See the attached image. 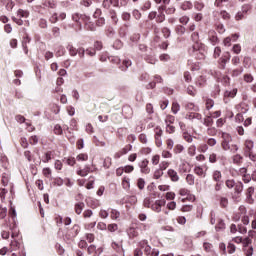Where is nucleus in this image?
<instances>
[{"label":"nucleus","mask_w":256,"mask_h":256,"mask_svg":"<svg viewBox=\"0 0 256 256\" xmlns=\"http://www.w3.org/2000/svg\"><path fill=\"white\" fill-rule=\"evenodd\" d=\"M235 195H241L243 193V182H237L234 186Z\"/></svg>","instance_id":"cd10ccee"},{"label":"nucleus","mask_w":256,"mask_h":256,"mask_svg":"<svg viewBox=\"0 0 256 256\" xmlns=\"http://www.w3.org/2000/svg\"><path fill=\"white\" fill-rule=\"evenodd\" d=\"M17 15H18V17L21 19V18H25V19H27V17H29V12L28 11H25V10H23V9H19L18 11H17Z\"/></svg>","instance_id":"4c0bfd02"},{"label":"nucleus","mask_w":256,"mask_h":256,"mask_svg":"<svg viewBox=\"0 0 256 256\" xmlns=\"http://www.w3.org/2000/svg\"><path fill=\"white\" fill-rule=\"evenodd\" d=\"M194 173L198 175V177H205L207 175V169L201 167V166H196L194 168Z\"/></svg>","instance_id":"6ab92c4d"},{"label":"nucleus","mask_w":256,"mask_h":256,"mask_svg":"<svg viewBox=\"0 0 256 256\" xmlns=\"http://www.w3.org/2000/svg\"><path fill=\"white\" fill-rule=\"evenodd\" d=\"M180 9H182V11H191V9H193V2H191V1H184L181 4Z\"/></svg>","instance_id":"5701e85b"},{"label":"nucleus","mask_w":256,"mask_h":256,"mask_svg":"<svg viewBox=\"0 0 256 256\" xmlns=\"http://www.w3.org/2000/svg\"><path fill=\"white\" fill-rule=\"evenodd\" d=\"M207 135H209L210 137H215V135H217V129L209 127L207 129Z\"/></svg>","instance_id":"680f3d73"},{"label":"nucleus","mask_w":256,"mask_h":256,"mask_svg":"<svg viewBox=\"0 0 256 256\" xmlns=\"http://www.w3.org/2000/svg\"><path fill=\"white\" fill-rule=\"evenodd\" d=\"M131 65H132L131 60L125 59V60H123L122 65L120 66V69H121V71H127V69H129V67H131Z\"/></svg>","instance_id":"c85d7f7f"},{"label":"nucleus","mask_w":256,"mask_h":256,"mask_svg":"<svg viewBox=\"0 0 256 256\" xmlns=\"http://www.w3.org/2000/svg\"><path fill=\"white\" fill-rule=\"evenodd\" d=\"M76 159H77V161H87V159H89V155L82 153V154H79L76 157Z\"/></svg>","instance_id":"e2e57ef3"},{"label":"nucleus","mask_w":256,"mask_h":256,"mask_svg":"<svg viewBox=\"0 0 256 256\" xmlns=\"http://www.w3.org/2000/svg\"><path fill=\"white\" fill-rule=\"evenodd\" d=\"M85 25L88 27V29L90 30V31H96V27H95V24H93V23H91L90 21H89V17H85Z\"/></svg>","instance_id":"e433bc0d"},{"label":"nucleus","mask_w":256,"mask_h":256,"mask_svg":"<svg viewBox=\"0 0 256 256\" xmlns=\"http://www.w3.org/2000/svg\"><path fill=\"white\" fill-rule=\"evenodd\" d=\"M143 205L144 207H146L147 209H151V205H153V198L151 197H146L143 201Z\"/></svg>","instance_id":"72a5a7b5"},{"label":"nucleus","mask_w":256,"mask_h":256,"mask_svg":"<svg viewBox=\"0 0 256 256\" xmlns=\"http://www.w3.org/2000/svg\"><path fill=\"white\" fill-rule=\"evenodd\" d=\"M218 203L222 209H227V207H229V198L226 196H218Z\"/></svg>","instance_id":"2eb2a0df"},{"label":"nucleus","mask_w":256,"mask_h":256,"mask_svg":"<svg viewBox=\"0 0 256 256\" xmlns=\"http://www.w3.org/2000/svg\"><path fill=\"white\" fill-rule=\"evenodd\" d=\"M212 178H213V181H215L216 183H221V180L223 179V175L221 174V171L215 170L212 173Z\"/></svg>","instance_id":"4be33fe9"},{"label":"nucleus","mask_w":256,"mask_h":256,"mask_svg":"<svg viewBox=\"0 0 256 256\" xmlns=\"http://www.w3.org/2000/svg\"><path fill=\"white\" fill-rule=\"evenodd\" d=\"M203 249L204 251H206V253H211L212 255H215V249L213 248V244L209 242H204Z\"/></svg>","instance_id":"412c9836"},{"label":"nucleus","mask_w":256,"mask_h":256,"mask_svg":"<svg viewBox=\"0 0 256 256\" xmlns=\"http://www.w3.org/2000/svg\"><path fill=\"white\" fill-rule=\"evenodd\" d=\"M194 9H196V11H203V9H205V3L201 2V1H195Z\"/></svg>","instance_id":"473e14b6"},{"label":"nucleus","mask_w":256,"mask_h":256,"mask_svg":"<svg viewBox=\"0 0 256 256\" xmlns=\"http://www.w3.org/2000/svg\"><path fill=\"white\" fill-rule=\"evenodd\" d=\"M242 161H243L242 155L236 154L233 156V163H235L236 165H239Z\"/></svg>","instance_id":"de8ad7c7"},{"label":"nucleus","mask_w":256,"mask_h":256,"mask_svg":"<svg viewBox=\"0 0 256 256\" xmlns=\"http://www.w3.org/2000/svg\"><path fill=\"white\" fill-rule=\"evenodd\" d=\"M222 17V19H224V21H229V19H231V15L229 14V12L222 10V11H214L213 12V17Z\"/></svg>","instance_id":"1a4fd4ad"},{"label":"nucleus","mask_w":256,"mask_h":256,"mask_svg":"<svg viewBox=\"0 0 256 256\" xmlns=\"http://www.w3.org/2000/svg\"><path fill=\"white\" fill-rule=\"evenodd\" d=\"M145 255L148 256H159V249L151 248L149 245L144 249Z\"/></svg>","instance_id":"dca6fc26"},{"label":"nucleus","mask_w":256,"mask_h":256,"mask_svg":"<svg viewBox=\"0 0 256 256\" xmlns=\"http://www.w3.org/2000/svg\"><path fill=\"white\" fill-rule=\"evenodd\" d=\"M83 209H85V203L83 202L76 203L74 206V211L77 215H81V213H83Z\"/></svg>","instance_id":"393cba45"},{"label":"nucleus","mask_w":256,"mask_h":256,"mask_svg":"<svg viewBox=\"0 0 256 256\" xmlns=\"http://www.w3.org/2000/svg\"><path fill=\"white\" fill-rule=\"evenodd\" d=\"M112 7H119V0H103L102 7L104 9H111Z\"/></svg>","instance_id":"6e6552de"},{"label":"nucleus","mask_w":256,"mask_h":256,"mask_svg":"<svg viewBox=\"0 0 256 256\" xmlns=\"http://www.w3.org/2000/svg\"><path fill=\"white\" fill-rule=\"evenodd\" d=\"M146 63H150V65H155L157 63V58L153 55H146L144 57Z\"/></svg>","instance_id":"c756f323"},{"label":"nucleus","mask_w":256,"mask_h":256,"mask_svg":"<svg viewBox=\"0 0 256 256\" xmlns=\"http://www.w3.org/2000/svg\"><path fill=\"white\" fill-rule=\"evenodd\" d=\"M169 3H171V0H163V4L158 7L159 14L156 16L157 23H163V21H165V5H169Z\"/></svg>","instance_id":"f03ea898"},{"label":"nucleus","mask_w":256,"mask_h":256,"mask_svg":"<svg viewBox=\"0 0 256 256\" xmlns=\"http://www.w3.org/2000/svg\"><path fill=\"white\" fill-rule=\"evenodd\" d=\"M108 60L113 65H119V63H121V58H119V56H110V57H108Z\"/></svg>","instance_id":"f704fd0d"},{"label":"nucleus","mask_w":256,"mask_h":256,"mask_svg":"<svg viewBox=\"0 0 256 256\" xmlns=\"http://www.w3.org/2000/svg\"><path fill=\"white\" fill-rule=\"evenodd\" d=\"M66 49L71 57H75L79 53V49L75 48L73 44H68Z\"/></svg>","instance_id":"aec40b11"},{"label":"nucleus","mask_w":256,"mask_h":256,"mask_svg":"<svg viewBox=\"0 0 256 256\" xmlns=\"http://www.w3.org/2000/svg\"><path fill=\"white\" fill-rule=\"evenodd\" d=\"M186 119H188L189 121H195V119L197 121H203V116L200 113L191 112L186 115Z\"/></svg>","instance_id":"f8f14e48"},{"label":"nucleus","mask_w":256,"mask_h":256,"mask_svg":"<svg viewBox=\"0 0 256 256\" xmlns=\"http://www.w3.org/2000/svg\"><path fill=\"white\" fill-rule=\"evenodd\" d=\"M175 123V116H167L165 119V125H173Z\"/></svg>","instance_id":"09e8293b"},{"label":"nucleus","mask_w":256,"mask_h":256,"mask_svg":"<svg viewBox=\"0 0 256 256\" xmlns=\"http://www.w3.org/2000/svg\"><path fill=\"white\" fill-rule=\"evenodd\" d=\"M231 61V53L226 52L224 53L223 57L220 59V67L221 69H225V65Z\"/></svg>","instance_id":"9b49d317"},{"label":"nucleus","mask_w":256,"mask_h":256,"mask_svg":"<svg viewBox=\"0 0 256 256\" xmlns=\"http://www.w3.org/2000/svg\"><path fill=\"white\" fill-rule=\"evenodd\" d=\"M255 147V142L251 139H246L244 141V155L251 153Z\"/></svg>","instance_id":"0eeeda50"},{"label":"nucleus","mask_w":256,"mask_h":256,"mask_svg":"<svg viewBox=\"0 0 256 256\" xmlns=\"http://www.w3.org/2000/svg\"><path fill=\"white\" fill-rule=\"evenodd\" d=\"M167 203V201H165V199H161V200H156L152 205L151 208L154 213H161V209L162 207H165V204Z\"/></svg>","instance_id":"20e7f679"},{"label":"nucleus","mask_w":256,"mask_h":256,"mask_svg":"<svg viewBox=\"0 0 256 256\" xmlns=\"http://www.w3.org/2000/svg\"><path fill=\"white\" fill-rule=\"evenodd\" d=\"M99 217H101V219H107V217H109V211L101 209L99 211Z\"/></svg>","instance_id":"bf43d9fd"},{"label":"nucleus","mask_w":256,"mask_h":256,"mask_svg":"<svg viewBox=\"0 0 256 256\" xmlns=\"http://www.w3.org/2000/svg\"><path fill=\"white\" fill-rule=\"evenodd\" d=\"M84 219H90V217H93V210L87 209L83 212Z\"/></svg>","instance_id":"4d7b16f0"},{"label":"nucleus","mask_w":256,"mask_h":256,"mask_svg":"<svg viewBox=\"0 0 256 256\" xmlns=\"http://www.w3.org/2000/svg\"><path fill=\"white\" fill-rule=\"evenodd\" d=\"M137 187L140 189V191H143V189H145V179L139 178L137 180Z\"/></svg>","instance_id":"c03bdc74"},{"label":"nucleus","mask_w":256,"mask_h":256,"mask_svg":"<svg viewBox=\"0 0 256 256\" xmlns=\"http://www.w3.org/2000/svg\"><path fill=\"white\" fill-rule=\"evenodd\" d=\"M168 177H170L171 181H174V182L179 181V174H177V171L173 169L168 170Z\"/></svg>","instance_id":"b1692460"},{"label":"nucleus","mask_w":256,"mask_h":256,"mask_svg":"<svg viewBox=\"0 0 256 256\" xmlns=\"http://www.w3.org/2000/svg\"><path fill=\"white\" fill-rule=\"evenodd\" d=\"M208 39L213 45H217V43L219 42V38H217V33L213 30L209 31Z\"/></svg>","instance_id":"a211bd4d"},{"label":"nucleus","mask_w":256,"mask_h":256,"mask_svg":"<svg viewBox=\"0 0 256 256\" xmlns=\"http://www.w3.org/2000/svg\"><path fill=\"white\" fill-rule=\"evenodd\" d=\"M111 247L116 253H123L125 256V249H123V242H112Z\"/></svg>","instance_id":"9d476101"},{"label":"nucleus","mask_w":256,"mask_h":256,"mask_svg":"<svg viewBox=\"0 0 256 256\" xmlns=\"http://www.w3.org/2000/svg\"><path fill=\"white\" fill-rule=\"evenodd\" d=\"M111 219H119L121 217V213L115 209H112L110 212Z\"/></svg>","instance_id":"79ce46f5"},{"label":"nucleus","mask_w":256,"mask_h":256,"mask_svg":"<svg viewBox=\"0 0 256 256\" xmlns=\"http://www.w3.org/2000/svg\"><path fill=\"white\" fill-rule=\"evenodd\" d=\"M54 133L55 135H63V128L61 127V125L56 124L54 126Z\"/></svg>","instance_id":"864d4df0"},{"label":"nucleus","mask_w":256,"mask_h":256,"mask_svg":"<svg viewBox=\"0 0 256 256\" xmlns=\"http://www.w3.org/2000/svg\"><path fill=\"white\" fill-rule=\"evenodd\" d=\"M214 106H215V101H213V99L207 98L205 100V107H206L207 111L213 109Z\"/></svg>","instance_id":"2f4dec72"},{"label":"nucleus","mask_w":256,"mask_h":256,"mask_svg":"<svg viewBox=\"0 0 256 256\" xmlns=\"http://www.w3.org/2000/svg\"><path fill=\"white\" fill-rule=\"evenodd\" d=\"M249 11H251V4H244L241 7V12L245 15H247V13H249Z\"/></svg>","instance_id":"49530a36"},{"label":"nucleus","mask_w":256,"mask_h":256,"mask_svg":"<svg viewBox=\"0 0 256 256\" xmlns=\"http://www.w3.org/2000/svg\"><path fill=\"white\" fill-rule=\"evenodd\" d=\"M88 255H93V256H101L103 253V247L97 248L95 245H90L87 248Z\"/></svg>","instance_id":"39448f33"},{"label":"nucleus","mask_w":256,"mask_h":256,"mask_svg":"<svg viewBox=\"0 0 256 256\" xmlns=\"http://www.w3.org/2000/svg\"><path fill=\"white\" fill-rule=\"evenodd\" d=\"M103 167H105V169H109V167H111V158L110 157H106L104 159Z\"/></svg>","instance_id":"0e129e2a"},{"label":"nucleus","mask_w":256,"mask_h":256,"mask_svg":"<svg viewBox=\"0 0 256 256\" xmlns=\"http://www.w3.org/2000/svg\"><path fill=\"white\" fill-rule=\"evenodd\" d=\"M232 51L233 53H235L236 55H239V53H241V45L240 44H235L232 47Z\"/></svg>","instance_id":"69168bd1"},{"label":"nucleus","mask_w":256,"mask_h":256,"mask_svg":"<svg viewBox=\"0 0 256 256\" xmlns=\"http://www.w3.org/2000/svg\"><path fill=\"white\" fill-rule=\"evenodd\" d=\"M123 189H129L131 187V183L129 182V178H123L122 180Z\"/></svg>","instance_id":"5fc2aeb1"},{"label":"nucleus","mask_w":256,"mask_h":256,"mask_svg":"<svg viewBox=\"0 0 256 256\" xmlns=\"http://www.w3.org/2000/svg\"><path fill=\"white\" fill-rule=\"evenodd\" d=\"M235 185H237V183H235V180H226V187H228V189H233Z\"/></svg>","instance_id":"338daca9"},{"label":"nucleus","mask_w":256,"mask_h":256,"mask_svg":"<svg viewBox=\"0 0 256 256\" xmlns=\"http://www.w3.org/2000/svg\"><path fill=\"white\" fill-rule=\"evenodd\" d=\"M186 109L188 110V111H199V106H197V105H195L194 103H188L187 105H186Z\"/></svg>","instance_id":"a19ab883"},{"label":"nucleus","mask_w":256,"mask_h":256,"mask_svg":"<svg viewBox=\"0 0 256 256\" xmlns=\"http://www.w3.org/2000/svg\"><path fill=\"white\" fill-rule=\"evenodd\" d=\"M51 159H55V151H47L42 157L43 163H49Z\"/></svg>","instance_id":"4468645a"},{"label":"nucleus","mask_w":256,"mask_h":256,"mask_svg":"<svg viewBox=\"0 0 256 256\" xmlns=\"http://www.w3.org/2000/svg\"><path fill=\"white\" fill-rule=\"evenodd\" d=\"M186 181L188 185H195V176L193 174H188L186 176Z\"/></svg>","instance_id":"37998d69"},{"label":"nucleus","mask_w":256,"mask_h":256,"mask_svg":"<svg viewBox=\"0 0 256 256\" xmlns=\"http://www.w3.org/2000/svg\"><path fill=\"white\" fill-rule=\"evenodd\" d=\"M203 125L205 127H212L213 126V118L211 116H207L202 120Z\"/></svg>","instance_id":"7c9ffc66"},{"label":"nucleus","mask_w":256,"mask_h":256,"mask_svg":"<svg viewBox=\"0 0 256 256\" xmlns=\"http://www.w3.org/2000/svg\"><path fill=\"white\" fill-rule=\"evenodd\" d=\"M161 177H163V170L159 168L154 172V179H161Z\"/></svg>","instance_id":"052dcab7"},{"label":"nucleus","mask_w":256,"mask_h":256,"mask_svg":"<svg viewBox=\"0 0 256 256\" xmlns=\"http://www.w3.org/2000/svg\"><path fill=\"white\" fill-rule=\"evenodd\" d=\"M231 141H233V138L228 133L223 132L221 145L224 151H229L231 147Z\"/></svg>","instance_id":"7ed1b4c3"},{"label":"nucleus","mask_w":256,"mask_h":256,"mask_svg":"<svg viewBox=\"0 0 256 256\" xmlns=\"http://www.w3.org/2000/svg\"><path fill=\"white\" fill-rule=\"evenodd\" d=\"M216 231H225V221L223 220H218V223L215 227Z\"/></svg>","instance_id":"c9c22d12"},{"label":"nucleus","mask_w":256,"mask_h":256,"mask_svg":"<svg viewBox=\"0 0 256 256\" xmlns=\"http://www.w3.org/2000/svg\"><path fill=\"white\" fill-rule=\"evenodd\" d=\"M183 151H185V147L181 144H177L174 147V153H176V154L183 153Z\"/></svg>","instance_id":"8fccbe9b"},{"label":"nucleus","mask_w":256,"mask_h":256,"mask_svg":"<svg viewBox=\"0 0 256 256\" xmlns=\"http://www.w3.org/2000/svg\"><path fill=\"white\" fill-rule=\"evenodd\" d=\"M154 133H155V139L161 138L163 136V130L159 126H156L154 128Z\"/></svg>","instance_id":"58836bf2"},{"label":"nucleus","mask_w":256,"mask_h":256,"mask_svg":"<svg viewBox=\"0 0 256 256\" xmlns=\"http://www.w3.org/2000/svg\"><path fill=\"white\" fill-rule=\"evenodd\" d=\"M127 235L130 239H135V237H139V229L135 227H130L127 230Z\"/></svg>","instance_id":"f3484780"},{"label":"nucleus","mask_w":256,"mask_h":256,"mask_svg":"<svg viewBox=\"0 0 256 256\" xmlns=\"http://www.w3.org/2000/svg\"><path fill=\"white\" fill-rule=\"evenodd\" d=\"M42 5L48 9H55V7H57V3H55L53 0H45Z\"/></svg>","instance_id":"bb28decb"},{"label":"nucleus","mask_w":256,"mask_h":256,"mask_svg":"<svg viewBox=\"0 0 256 256\" xmlns=\"http://www.w3.org/2000/svg\"><path fill=\"white\" fill-rule=\"evenodd\" d=\"M108 231H110V233H115V231H117V229H119V226L117 224H109L107 226Z\"/></svg>","instance_id":"6e6d98bb"},{"label":"nucleus","mask_w":256,"mask_h":256,"mask_svg":"<svg viewBox=\"0 0 256 256\" xmlns=\"http://www.w3.org/2000/svg\"><path fill=\"white\" fill-rule=\"evenodd\" d=\"M141 173H144L145 175H149L151 173V168L149 167V160L144 159L139 164Z\"/></svg>","instance_id":"423d86ee"},{"label":"nucleus","mask_w":256,"mask_h":256,"mask_svg":"<svg viewBox=\"0 0 256 256\" xmlns=\"http://www.w3.org/2000/svg\"><path fill=\"white\" fill-rule=\"evenodd\" d=\"M195 153H197V147L195 145H191L188 148V155H190V157H194Z\"/></svg>","instance_id":"603ef678"},{"label":"nucleus","mask_w":256,"mask_h":256,"mask_svg":"<svg viewBox=\"0 0 256 256\" xmlns=\"http://www.w3.org/2000/svg\"><path fill=\"white\" fill-rule=\"evenodd\" d=\"M188 52L196 59H205V54L201 52V43L194 44L191 48H189Z\"/></svg>","instance_id":"f257e3e1"},{"label":"nucleus","mask_w":256,"mask_h":256,"mask_svg":"<svg viewBox=\"0 0 256 256\" xmlns=\"http://www.w3.org/2000/svg\"><path fill=\"white\" fill-rule=\"evenodd\" d=\"M151 227H152V225L149 223H142L140 225L141 231H144V232L151 231Z\"/></svg>","instance_id":"a18cd8bd"},{"label":"nucleus","mask_w":256,"mask_h":256,"mask_svg":"<svg viewBox=\"0 0 256 256\" xmlns=\"http://www.w3.org/2000/svg\"><path fill=\"white\" fill-rule=\"evenodd\" d=\"M245 157H248L250 161L256 162V153L253 152V150L252 152L245 154Z\"/></svg>","instance_id":"774afa93"},{"label":"nucleus","mask_w":256,"mask_h":256,"mask_svg":"<svg viewBox=\"0 0 256 256\" xmlns=\"http://www.w3.org/2000/svg\"><path fill=\"white\" fill-rule=\"evenodd\" d=\"M89 173H93V168L89 167V165H86L83 169L77 170V175L80 177H87Z\"/></svg>","instance_id":"ddd939ff"},{"label":"nucleus","mask_w":256,"mask_h":256,"mask_svg":"<svg viewBox=\"0 0 256 256\" xmlns=\"http://www.w3.org/2000/svg\"><path fill=\"white\" fill-rule=\"evenodd\" d=\"M55 55L56 57H63L65 55V48L63 46L58 47Z\"/></svg>","instance_id":"13d9d810"},{"label":"nucleus","mask_w":256,"mask_h":256,"mask_svg":"<svg viewBox=\"0 0 256 256\" xmlns=\"http://www.w3.org/2000/svg\"><path fill=\"white\" fill-rule=\"evenodd\" d=\"M65 183V180L61 177L54 178V185H57V187H62V185Z\"/></svg>","instance_id":"3c124183"},{"label":"nucleus","mask_w":256,"mask_h":256,"mask_svg":"<svg viewBox=\"0 0 256 256\" xmlns=\"http://www.w3.org/2000/svg\"><path fill=\"white\" fill-rule=\"evenodd\" d=\"M180 109H181V106L179 105V103H177V102L172 103V113H174V115H177V113H179Z\"/></svg>","instance_id":"ea45409f"},{"label":"nucleus","mask_w":256,"mask_h":256,"mask_svg":"<svg viewBox=\"0 0 256 256\" xmlns=\"http://www.w3.org/2000/svg\"><path fill=\"white\" fill-rule=\"evenodd\" d=\"M29 43H31V38H29V36L24 37V39L22 41V48H23L25 55H27L29 53V49L27 48V44H29Z\"/></svg>","instance_id":"a878e982"}]
</instances>
